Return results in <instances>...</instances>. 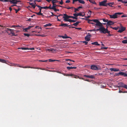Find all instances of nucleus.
Instances as JSON below:
<instances>
[{
	"label": "nucleus",
	"instance_id": "1a4fd4ad",
	"mask_svg": "<svg viewBox=\"0 0 127 127\" xmlns=\"http://www.w3.org/2000/svg\"><path fill=\"white\" fill-rule=\"evenodd\" d=\"M91 36V35L90 34L87 35L85 37V39L87 41H89L90 40V37Z\"/></svg>",
	"mask_w": 127,
	"mask_h": 127
},
{
	"label": "nucleus",
	"instance_id": "49530a36",
	"mask_svg": "<svg viewBox=\"0 0 127 127\" xmlns=\"http://www.w3.org/2000/svg\"><path fill=\"white\" fill-rule=\"evenodd\" d=\"M123 87L127 89V85H126L124 84Z\"/></svg>",
	"mask_w": 127,
	"mask_h": 127
},
{
	"label": "nucleus",
	"instance_id": "bb28decb",
	"mask_svg": "<svg viewBox=\"0 0 127 127\" xmlns=\"http://www.w3.org/2000/svg\"><path fill=\"white\" fill-rule=\"evenodd\" d=\"M79 22H76L75 23L73 24V25H74V26H77V25H78V24H79Z\"/></svg>",
	"mask_w": 127,
	"mask_h": 127
},
{
	"label": "nucleus",
	"instance_id": "72a5a7b5",
	"mask_svg": "<svg viewBox=\"0 0 127 127\" xmlns=\"http://www.w3.org/2000/svg\"><path fill=\"white\" fill-rule=\"evenodd\" d=\"M22 49L23 50H28L29 49L28 48H18V49Z\"/></svg>",
	"mask_w": 127,
	"mask_h": 127
},
{
	"label": "nucleus",
	"instance_id": "4468645a",
	"mask_svg": "<svg viewBox=\"0 0 127 127\" xmlns=\"http://www.w3.org/2000/svg\"><path fill=\"white\" fill-rule=\"evenodd\" d=\"M113 24H114V23H113V22H112L111 21H108L107 22L106 26H107L109 25H111Z\"/></svg>",
	"mask_w": 127,
	"mask_h": 127
},
{
	"label": "nucleus",
	"instance_id": "864d4df0",
	"mask_svg": "<svg viewBox=\"0 0 127 127\" xmlns=\"http://www.w3.org/2000/svg\"><path fill=\"white\" fill-rule=\"evenodd\" d=\"M83 42L84 43H85V45H87L88 43V42H86V41H83Z\"/></svg>",
	"mask_w": 127,
	"mask_h": 127
},
{
	"label": "nucleus",
	"instance_id": "13d9d810",
	"mask_svg": "<svg viewBox=\"0 0 127 127\" xmlns=\"http://www.w3.org/2000/svg\"><path fill=\"white\" fill-rule=\"evenodd\" d=\"M64 75L67 76H72L71 75H65V74H63Z\"/></svg>",
	"mask_w": 127,
	"mask_h": 127
},
{
	"label": "nucleus",
	"instance_id": "37998d69",
	"mask_svg": "<svg viewBox=\"0 0 127 127\" xmlns=\"http://www.w3.org/2000/svg\"><path fill=\"white\" fill-rule=\"evenodd\" d=\"M74 9L75 10V12H76V11H78L79 10H78V8H74Z\"/></svg>",
	"mask_w": 127,
	"mask_h": 127
},
{
	"label": "nucleus",
	"instance_id": "bf43d9fd",
	"mask_svg": "<svg viewBox=\"0 0 127 127\" xmlns=\"http://www.w3.org/2000/svg\"><path fill=\"white\" fill-rule=\"evenodd\" d=\"M29 49H30V50H34V48H29L28 50H29Z\"/></svg>",
	"mask_w": 127,
	"mask_h": 127
},
{
	"label": "nucleus",
	"instance_id": "4be33fe9",
	"mask_svg": "<svg viewBox=\"0 0 127 127\" xmlns=\"http://www.w3.org/2000/svg\"><path fill=\"white\" fill-rule=\"evenodd\" d=\"M30 4L32 6V7H33V8H34L35 6H36L35 5H34V3H30V2H29Z\"/></svg>",
	"mask_w": 127,
	"mask_h": 127
},
{
	"label": "nucleus",
	"instance_id": "de8ad7c7",
	"mask_svg": "<svg viewBox=\"0 0 127 127\" xmlns=\"http://www.w3.org/2000/svg\"><path fill=\"white\" fill-rule=\"evenodd\" d=\"M103 21L104 22H107L108 21L107 20H106L105 19H103Z\"/></svg>",
	"mask_w": 127,
	"mask_h": 127
},
{
	"label": "nucleus",
	"instance_id": "cd10ccee",
	"mask_svg": "<svg viewBox=\"0 0 127 127\" xmlns=\"http://www.w3.org/2000/svg\"><path fill=\"white\" fill-rule=\"evenodd\" d=\"M57 0H52V3H53V2H54V4H55V3L58 2L59 1Z\"/></svg>",
	"mask_w": 127,
	"mask_h": 127
},
{
	"label": "nucleus",
	"instance_id": "e433bc0d",
	"mask_svg": "<svg viewBox=\"0 0 127 127\" xmlns=\"http://www.w3.org/2000/svg\"><path fill=\"white\" fill-rule=\"evenodd\" d=\"M54 15L55 16L57 17V18H58V17H60V16H63V14H60L59 15Z\"/></svg>",
	"mask_w": 127,
	"mask_h": 127
},
{
	"label": "nucleus",
	"instance_id": "5701e85b",
	"mask_svg": "<svg viewBox=\"0 0 127 127\" xmlns=\"http://www.w3.org/2000/svg\"><path fill=\"white\" fill-rule=\"evenodd\" d=\"M76 21V20H72L71 19H69L68 20V22H74Z\"/></svg>",
	"mask_w": 127,
	"mask_h": 127
},
{
	"label": "nucleus",
	"instance_id": "aec40b11",
	"mask_svg": "<svg viewBox=\"0 0 127 127\" xmlns=\"http://www.w3.org/2000/svg\"><path fill=\"white\" fill-rule=\"evenodd\" d=\"M92 44L93 45H99L100 44L98 43V42H94L92 43Z\"/></svg>",
	"mask_w": 127,
	"mask_h": 127
},
{
	"label": "nucleus",
	"instance_id": "b1692460",
	"mask_svg": "<svg viewBox=\"0 0 127 127\" xmlns=\"http://www.w3.org/2000/svg\"><path fill=\"white\" fill-rule=\"evenodd\" d=\"M78 2L80 3H82V4H84L85 3V2L84 0H78Z\"/></svg>",
	"mask_w": 127,
	"mask_h": 127
},
{
	"label": "nucleus",
	"instance_id": "473e14b6",
	"mask_svg": "<svg viewBox=\"0 0 127 127\" xmlns=\"http://www.w3.org/2000/svg\"><path fill=\"white\" fill-rule=\"evenodd\" d=\"M110 27L111 28L113 29H114L116 30H118L119 29V27H115L112 28V27Z\"/></svg>",
	"mask_w": 127,
	"mask_h": 127
},
{
	"label": "nucleus",
	"instance_id": "09e8293b",
	"mask_svg": "<svg viewBox=\"0 0 127 127\" xmlns=\"http://www.w3.org/2000/svg\"><path fill=\"white\" fill-rule=\"evenodd\" d=\"M42 8H43L44 9H47L48 8V7L47 6H45L44 7H42Z\"/></svg>",
	"mask_w": 127,
	"mask_h": 127
},
{
	"label": "nucleus",
	"instance_id": "20e7f679",
	"mask_svg": "<svg viewBox=\"0 0 127 127\" xmlns=\"http://www.w3.org/2000/svg\"><path fill=\"white\" fill-rule=\"evenodd\" d=\"M107 1V0H105L99 2V5L100 6H107V3H106Z\"/></svg>",
	"mask_w": 127,
	"mask_h": 127
},
{
	"label": "nucleus",
	"instance_id": "5fc2aeb1",
	"mask_svg": "<svg viewBox=\"0 0 127 127\" xmlns=\"http://www.w3.org/2000/svg\"><path fill=\"white\" fill-rule=\"evenodd\" d=\"M78 0H73V3H74V2H75V1H78Z\"/></svg>",
	"mask_w": 127,
	"mask_h": 127
},
{
	"label": "nucleus",
	"instance_id": "4c0bfd02",
	"mask_svg": "<svg viewBox=\"0 0 127 127\" xmlns=\"http://www.w3.org/2000/svg\"><path fill=\"white\" fill-rule=\"evenodd\" d=\"M56 60H53L51 59H49V62H54L56 61ZM57 61H58V60H57Z\"/></svg>",
	"mask_w": 127,
	"mask_h": 127
},
{
	"label": "nucleus",
	"instance_id": "69168bd1",
	"mask_svg": "<svg viewBox=\"0 0 127 127\" xmlns=\"http://www.w3.org/2000/svg\"><path fill=\"white\" fill-rule=\"evenodd\" d=\"M123 92L122 91H121V90H119V93H122Z\"/></svg>",
	"mask_w": 127,
	"mask_h": 127
},
{
	"label": "nucleus",
	"instance_id": "c85d7f7f",
	"mask_svg": "<svg viewBox=\"0 0 127 127\" xmlns=\"http://www.w3.org/2000/svg\"><path fill=\"white\" fill-rule=\"evenodd\" d=\"M61 36L63 38H68V37L66 35L64 36Z\"/></svg>",
	"mask_w": 127,
	"mask_h": 127
},
{
	"label": "nucleus",
	"instance_id": "f257e3e1",
	"mask_svg": "<svg viewBox=\"0 0 127 127\" xmlns=\"http://www.w3.org/2000/svg\"><path fill=\"white\" fill-rule=\"evenodd\" d=\"M95 25L97 27H99V28L96 30L97 31H99L100 33H103L104 34L106 33H109L110 31H109L107 27L106 28H105L102 25V24L99 21L97 24H95Z\"/></svg>",
	"mask_w": 127,
	"mask_h": 127
},
{
	"label": "nucleus",
	"instance_id": "338daca9",
	"mask_svg": "<svg viewBox=\"0 0 127 127\" xmlns=\"http://www.w3.org/2000/svg\"><path fill=\"white\" fill-rule=\"evenodd\" d=\"M82 8V6H80L78 7V9H79V8Z\"/></svg>",
	"mask_w": 127,
	"mask_h": 127
},
{
	"label": "nucleus",
	"instance_id": "e2e57ef3",
	"mask_svg": "<svg viewBox=\"0 0 127 127\" xmlns=\"http://www.w3.org/2000/svg\"><path fill=\"white\" fill-rule=\"evenodd\" d=\"M90 24H93V25H95V23H92V22H90Z\"/></svg>",
	"mask_w": 127,
	"mask_h": 127
},
{
	"label": "nucleus",
	"instance_id": "423d86ee",
	"mask_svg": "<svg viewBox=\"0 0 127 127\" xmlns=\"http://www.w3.org/2000/svg\"><path fill=\"white\" fill-rule=\"evenodd\" d=\"M121 28H120V29L118 31V32H122L124 31L126 29V28L123 27L122 25L121 24Z\"/></svg>",
	"mask_w": 127,
	"mask_h": 127
},
{
	"label": "nucleus",
	"instance_id": "2eb2a0df",
	"mask_svg": "<svg viewBox=\"0 0 127 127\" xmlns=\"http://www.w3.org/2000/svg\"><path fill=\"white\" fill-rule=\"evenodd\" d=\"M74 16L75 17H77L78 16H83V15H82V13H74L73 14Z\"/></svg>",
	"mask_w": 127,
	"mask_h": 127
},
{
	"label": "nucleus",
	"instance_id": "6e6552de",
	"mask_svg": "<svg viewBox=\"0 0 127 127\" xmlns=\"http://www.w3.org/2000/svg\"><path fill=\"white\" fill-rule=\"evenodd\" d=\"M53 5L52 7H51V9H56L55 7H57L58 6H59L60 7H61V6H59L55 4H54V2H53V3H52Z\"/></svg>",
	"mask_w": 127,
	"mask_h": 127
},
{
	"label": "nucleus",
	"instance_id": "a18cd8bd",
	"mask_svg": "<svg viewBox=\"0 0 127 127\" xmlns=\"http://www.w3.org/2000/svg\"><path fill=\"white\" fill-rule=\"evenodd\" d=\"M39 61L40 62H46L48 61V60H47L45 61L39 60Z\"/></svg>",
	"mask_w": 127,
	"mask_h": 127
},
{
	"label": "nucleus",
	"instance_id": "0eeeda50",
	"mask_svg": "<svg viewBox=\"0 0 127 127\" xmlns=\"http://www.w3.org/2000/svg\"><path fill=\"white\" fill-rule=\"evenodd\" d=\"M88 22L89 23H90V21H93L94 23H95V24H97L98 22L99 21L97 19H94L92 20H90V19H88Z\"/></svg>",
	"mask_w": 127,
	"mask_h": 127
},
{
	"label": "nucleus",
	"instance_id": "6ab92c4d",
	"mask_svg": "<svg viewBox=\"0 0 127 127\" xmlns=\"http://www.w3.org/2000/svg\"><path fill=\"white\" fill-rule=\"evenodd\" d=\"M76 67H67V69L68 70H70L71 69H76Z\"/></svg>",
	"mask_w": 127,
	"mask_h": 127
},
{
	"label": "nucleus",
	"instance_id": "c03bdc74",
	"mask_svg": "<svg viewBox=\"0 0 127 127\" xmlns=\"http://www.w3.org/2000/svg\"><path fill=\"white\" fill-rule=\"evenodd\" d=\"M72 28H75L76 29H78V30H81V29L80 28H75V27H72Z\"/></svg>",
	"mask_w": 127,
	"mask_h": 127
},
{
	"label": "nucleus",
	"instance_id": "58836bf2",
	"mask_svg": "<svg viewBox=\"0 0 127 127\" xmlns=\"http://www.w3.org/2000/svg\"><path fill=\"white\" fill-rule=\"evenodd\" d=\"M88 13L89 15H91L92 13V11L90 10H89L88 12Z\"/></svg>",
	"mask_w": 127,
	"mask_h": 127
},
{
	"label": "nucleus",
	"instance_id": "f3484780",
	"mask_svg": "<svg viewBox=\"0 0 127 127\" xmlns=\"http://www.w3.org/2000/svg\"><path fill=\"white\" fill-rule=\"evenodd\" d=\"M33 27V26H29L28 27L25 28L24 29V30H25V31L27 32V30L30 29L31 28H32Z\"/></svg>",
	"mask_w": 127,
	"mask_h": 127
},
{
	"label": "nucleus",
	"instance_id": "9d476101",
	"mask_svg": "<svg viewBox=\"0 0 127 127\" xmlns=\"http://www.w3.org/2000/svg\"><path fill=\"white\" fill-rule=\"evenodd\" d=\"M46 50L47 51H49V52L52 51L53 52L55 51H56V49H54L53 48H50V49H46Z\"/></svg>",
	"mask_w": 127,
	"mask_h": 127
},
{
	"label": "nucleus",
	"instance_id": "a878e982",
	"mask_svg": "<svg viewBox=\"0 0 127 127\" xmlns=\"http://www.w3.org/2000/svg\"><path fill=\"white\" fill-rule=\"evenodd\" d=\"M114 4L113 2H110L107 3V5H109L110 6L112 7V5Z\"/></svg>",
	"mask_w": 127,
	"mask_h": 127
},
{
	"label": "nucleus",
	"instance_id": "f8f14e48",
	"mask_svg": "<svg viewBox=\"0 0 127 127\" xmlns=\"http://www.w3.org/2000/svg\"><path fill=\"white\" fill-rule=\"evenodd\" d=\"M110 70L112 71H118L120 70L119 69L114 68H110Z\"/></svg>",
	"mask_w": 127,
	"mask_h": 127
},
{
	"label": "nucleus",
	"instance_id": "c9c22d12",
	"mask_svg": "<svg viewBox=\"0 0 127 127\" xmlns=\"http://www.w3.org/2000/svg\"><path fill=\"white\" fill-rule=\"evenodd\" d=\"M24 34L25 36H27V37H29V36L30 35V34H27V33H24Z\"/></svg>",
	"mask_w": 127,
	"mask_h": 127
},
{
	"label": "nucleus",
	"instance_id": "c756f323",
	"mask_svg": "<svg viewBox=\"0 0 127 127\" xmlns=\"http://www.w3.org/2000/svg\"><path fill=\"white\" fill-rule=\"evenodd\" d=\"M122 42L123 43H127V40H123L122 41Z\"/></svg>",
	"mask_w": 127,
	"mask_h": 127
},
{
	"label": "nucleus",
	"instance_id": "603ef678",
	"mask_svg": "<svg viewBox=\"0 0 127 127\" xmlns=\"http://www.w3.org/2000/svg\"><path fill=\"white\" fill-rule=\"evenodd\" d=\"M127 17L126 15H123L122 16V17Z\"/></svg>",
	"mask_w": 127,
	"mask_h": 127
},
{
	"label": "nucleus",
	"instance_id": "2f4dec72",
	"mask_svg": "<svg viewBox=\"0 0 127 127\" xmlns=\"http://www.w3.org/2000/svg\"><path fill=\"white\" fill-rule=\"evenodd\" d=\"M11 33L12 34V35H15V33H14V32H13V30H12V31H11Z\"/></svg>",
	"mask_w": 127,
	"mask_h": 127
},
{
	"label": "nucleus",
	"instance_id": "ea45409f",
	"mask_svg": "<svg viewBox=\"0 0 127 127\" xmlns=\"http://www.w3.org/2000/svg\"><path fill=\"white\" fill-rule=\"evenodd\" d=\"M122 2L125 3H127V1L126 0H123L122 1Z\"/></svg>",
	"mask_w": 127,
	"mask_h": 127
},
{
	"label": "nucleus",
	"instance_id": "39448f33",
	"mask_svg": "<svg viewBox=\"0 0 127 127\" xmlns=\"http://www.w3.org/2000/svg\"><path fill=\"white\" fill-rule=\"evenodd\" d=\"M63 18H64V20L65 21H68V19L70 18V16H68L66 14H64L63 15Z\"/></svg>",
	"mask_w": 127,
	"mask_h": 127
},
{
	"label": "nucleus",
	"instance_id": "79ce46f5",
	"mask_svg": "<svg viewBox=\"0 0 127 127\" xmlns=\"http://www.w3.org/2000/svg\"><path fill=\"white\" fill-rule=\"evenodd\" d=\"M61 1L59 2L60 4L61 5H62L63 4V1L62 0H61Z\"/></svg>",
	"mask_w": 127,
	"mask_h": 127
},
{
	"label": "nucleus",
	"instance_id": "f704fd0d",
	"mask_svg": "<svg viewBox=\"0 0 127 127\" xmlns=\"http://www.w3.org/2000/svg\"><path fill=\"white\" fill-rule=\"evenodd\" d=\"M51 24L50 23H49V24H46L45 25V26L46 27H47V26H51Z\"/></svg>",
	"mask_w": 127,
	"mask_h": 127
},
{
	"label": "nucleus",
	"instance_id": "f03ea898",
	"mask_svg": "<svg viewBox=\"0 0 127 127\" xmlns=\"http://www.w3.org/2000/svg\"><path fill=\"white\" fill-rule=\"evenodd\" d=\"M122 13L121 12H117L115 13L113 15H109V16L110 18L116 19L118 17V15H121Z\"/></svg>",
	"mask_w": 127,
	"mask_h": 127
},
{
	"label": "nucleus",
	"instance_id": "052dcab7",
	"mask_svg": "<svg viewBox=\"0 0 127 127\" xmlns=\"http://www.w3.org/2000/svg\"><path fill=\"white\" fill-rule=\"evenodd\" d=\"M12 30L11 29H8V30L7 31H9L11 32V31H12Z\"/></svg>",
	"mask_w": 127,
	"mask_h": 127
},
{
	"label": "nucleus",
	"instance_id": "7ed1b4c3",
	"mask_svg": "<svg viewBox=\"0 0 127 127\" xmlns=\"http://www.w3.org/2000/svg\"><path fill=\"white\" fill-rule=\"evenodd\" d=\"M91 68L93 70H98L101 69V67L98 65H93L91 66Z\"/></svg>",
	"mask_w": 127,
	"mask_h": 127
},
{
	"label": "nucleus",
	"instance_id": "a19ab883",
	"mask_svg": "<svg viewBox=\"0 0 127 127\" xmlns=\"http://www.w3.org/2000/svg\"><path fill=\"white\" fill-rule=\"evenodd\" d=\"M15 10L16 11V13H17V12L20 10V8H18V9H15Z\"/></svg>",
	"mask_w": 127,
	"mask_h": 127
},
{
	"label": "nucleus",
	"instance_id": "412c9836",
	"mask_svg": "<svg viewBox=\"0 0 127 127\" xmlns=\"http://www.w3.org/2000/svg\"><path fill=\"white\" fill-rule=\"evenodd\" d=\"M0 62L3 63H6V61L5 60L1 59H0Z\"/></svg>",
	"mask_w": 127,
	"mask_h": 127
},
{
	"label": "nucleus",
	"instance_id": "0e129e2a",
	"mask_svg": "<svg viewBox=\"0 0 127 127\" xmlns=\"http://www.w3.org/2000/svg\"><path fill=\"white\" fill-rule=\"evenodd\" d=\"M9 1L7 0H3V2H7Z\"/></svg>",
	"mask_w": 127,
	"mask_h": 127
},
{
	"label": "nucleus",
	"instance_id": "dca6fc26",
	"mask_svg": "<svg viewBox=\"0 0 127 127\" xmlns=\"http://www.w3.org/2000/svg\"><path fill=\"white\" fill-rule=\"evenodd\" d=\"M84 76L89 78H94V77L92 75L89 76L88 75H84Z\"/></svg>",
	"mask_w": 127,
	"mask_h": 127
},
{
	"label": "nucleus",
	"instance_id": "8fccbe9b",
	"mask_svg": "<svg viewBox=\"0 0 127 127\" xmlns=\"http://www.w3.org/2000/svg\"><path fill=\"white\" fill-rule=\"evenodd\" d=\"M41 12H36V13L37 15H40V13Z\"/></svg>",
	"mask_w": 127,
	"mask_h": 127
},
{
	"label": "nucleus",
	"instance_id": "6e6d98bb",
	"mask_svg": "<svg viewBox=\"0 0 127 127\" xmlns=\"http://www.w3.org/2000/svg\"><path fill=\"white\" fill-rule=\"evenodd\" d=\"M37 7H38L39 8H42V7H41L39 5H37Z\"/></svg>",
	"mask_w": 127,
	"mask_h": 127
},
{
	"label": "nucleus",
	"instance_id": "4d7b16f0",
	"mask_svg": "<svg viewBox=\"0 0 127 127\" xmlns=\"http://www.w3.org/2000/svg\"><path fill=\"white\" fill-rule=\"evenodd\" d=\"M55 11H59V9H57L56 8V9H54Z\"/></svg>",
	"mask_w": 127,
	"mask_h": 127
},
{
	"label": "nucleus",
	"instance_id": "680f3d73",
	"mask_svg": "<svg viewBox=\"0 0 127 127\" xmlns=\"http://www.w3.org/2000/svg\"><path fill=\"white\" fill-rule=\"evenodd\" d=\"M90 17H91L90 15H89V16L88 15V16L87 17H86V18H89Z\"/></svg>",
	"mask_w": 127,
	"mask_h": 127
},
{
	"label": "nucleus",
	"instance_id": "ddd939ff",
	"mask_svg": "<svg viewBox=\"0 0 127 127\" xmlns=\"http://www.w3.org/2000/svg\"><path fill=\"white\" fill-rule=\"evenodd\" d=\"M19 1H17L16 0H10L9 1H10L13 4H16L17 2Z\"/></svg>",
	"mask_w": 127,
	"mask_h": 127
},
{
	"label": "nucleus",
	"instance_id": "7c9ffc66",
	"mask_svg": "<svg viewBox=\"0 0 127 127\" xmlns=\"http://www.w3.org/2000/svg\"><path fill=\"white\" fill-rule=\"evenodd\" d=\"M70 18H73V19H75L77 20V19L78 18L77 17H74V16H70Z\"/></svg>",
	"mask_w": 127,
	"mask_h": 127
},
{
	"label": "nucleus",
	"instance_id": "393cba45",
	"mask_svg": "<svg viewBox=\"0 0 127 127\" xmlns=\"http://www.w3.org/2000/svg\"><path fill=\"white\" fill-rule=\"evenodd\" d=\"M125 84L122 83H119V85L121 87H123Z\"/></svg>",
	"mask_w": 127,
	"mask_h": 127
},
{
	"label": "nucleus",
	"instance_id": "9b49d317",
	"mask_svg": "<svg viewBox=\"0 0 127 127\" xmlns=\"http://www.w3.org/2000/svg\"><path fill=\"white\" fill-rule=\"evenodd\" d=\"M121 75L123 76L124 77H126V73L123 72H120L118 73V74L117 75Z\"/></svg>",
	"mask_w": 127,
	"mask_h": 127
},
{
	"label": "nucleus",
	"instance_id": "a211bd4d",
	"mask_svg": "<svg viewBox=\"0 0 127 127\" xmlns=\"http://www.w3.org/2000/svg\"><path fill=\"white\" fill-rule=\"evenodd\" d=\"M60 26H64V27H66V26H69L67 25V24H66L64 23H62V24L60 25Z\"/></svg>",
	"mask_w": 127,
	"mask_h": 127
},
{
	"label": "nucleus",
	"instance_id": "3c124183",
	"mask_svg": "<svg viewBox=\"0 0 127 127\" xmlns=\"http://www.w3.org/2000/svg\"><path fill=\"white\" fill-rule=\"evenodd\" d=\"M70 2V0H67L65 1V2L66 3H68L69 2Z\"/></svg>",
	"mask_w": 127,
	"mask_h": 127
},
{
	"label": "nucleus",
	"instance_id": "774afa93",
	"mask_svg": "<svg viewBox=\"0 0 127 127\" xmlns=\"http://www.w3.org/2000/svg\"><path fill=\"white\" fill-rule=\"evenodd\" d=\"M67 64H68L69 65H71L72 64H70V63H68Z\"/></svg>",
	"mask_w": 127,
	"mask_h": 127
}]
</instances>
